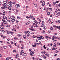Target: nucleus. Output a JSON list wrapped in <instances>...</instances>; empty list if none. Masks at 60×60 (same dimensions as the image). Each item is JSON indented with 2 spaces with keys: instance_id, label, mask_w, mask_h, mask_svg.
Returning <instances> with one entry per match:
<instances>
[{
  "instance_id": "58836bf2",
  "label": "nucleus",
  "mask_w": 60,
  "mask_h": 60,
  "mask_svg": "<svg viewBox=\"0 0 60 60\" xmlns=\"http://www.w3.org/2000/svg\"><path fill=\"white\" fill-rule=\"evenodd\" d=\"M9 60V58L8 57L6 59V60Z\"/></svg>"
},
{
  "instance_id": "bb28decb",
  "label": "nucleus",
  "mask_w": 60,
  "mask_h": 60,
  "mask_svg": "<svg viewBox=\"0 0 60 60\" xmlns=\"http://www.w3.org/2000/svg\"><path fill=\"white\" fill-rule=\"evenodd\" d=\"M17 52V51L16 50H13V52Z\"/></svg>"
},
{
  "instance_id": "4468645a",
  "label": "nucleus",
  "mask_w": 60,
  "mask_h": 60,
  "mask_svg": "<svg viewBox=\"0 0 60 60\" xmlns=\"http://www.w3.org/2000/svg\"><path fill=\"white\" fill-rule=\"evenodd\" d=\"M23 56H26V53H24L23 54Z\"/></svg>"
},
{
  "instance_id": "1a4fd4ad",
  "label": "nucleus",
  "mask_w": 60,
  "mask_h": 60,
  "mask_svg": "<svg viewBox=\"0 0 60 60\" xmlns=\"http://www.w3.org/2000/svg\"><path fill=\"white\" fill-rule=\"evenodd\" d=\"M6 26L7 27H10V26L9 25H6Z\"/></svg>"
},
{
  "instance_id": "3c124183",
  "label": "nucleus",
  "mask_w": 60,
  "mask_h": 60,
  "mask_svg": "<svg viewBox=\"0 0 60 60\" xmlns=\"http://www.w3.org/2000/svg\"><path fill=\"white\" fill-rule=\"evenodd\" d=\"M35 26H36V27H38V25H37L36 24V25Z\"/></svg>"
},
{
  "instance_id": "13d9d810",
  "label": "nucleus",
  "mask_w": 60,
  "mask_h": 60,
  "mask_svg": "<svg viewBox=\"0 0 60 60\" xmlns=\"http://www.w3.org/2000/svg\"><path fill=\"white\" fill-rule=\"evenodd\" d=\"M58 52H59L58 51L56 50V53H58Z\"/></svg>"
},
{
  "instance_id": "680f3d73",
  "label": "nucleus",
  "mask_w": 60,
  "mask_h": 60,
  "mask_svg": "<svg viewBox=\"0 0 60 60\" xmlns=\"http://www.w3.org/2000/svg\"><path fill=\"white\" fill-rule=\"evenodd\" d=\"M24 33H25V34H27V32L25 31Z\"/></svg>"
},
{
  "instance_id": "c85d7f7f",
  "label": "nucleus",
  "mask_w": 60,
  "mask_h": 60,
  "mask_svg": "<svg viewBox=\"0 0 60 60\" xmlns=\"http://www.w3.org/2000/svg\"><path fill=\"white\" fill-rule=\"evenodd\" d=\"M43 58L45 59H46V57L45 56H44L43 57Z\"/></svg>"
},
{
  "instance_id": "cd10ccee",
  "label": "nucleus",
  "mask_w": 60,
  "mask_h": 60,
  "mask_svg": "<svg viewBox=\"0 0 60 60\" xmlns=\"http://www.w3.org/2000/svg\"><path fill=\"white\" fill-rule=\"evenodd\" d=\"M20 17H17V19H20Z\"/></svg>"
},
{
  "instance_id": "f257e3e1",
  "label": "nucleus",
  "mask_w": 60,
  "mask_h": 60,
  "mask_svg": "<svg viewBox=\"0 0 60 60\" xmlns=\"http://www.w3.org/2000/svg\"><path fill=\"white\" fill-rule=\"evenodd\" d=\"M34 52H31L30 53V55H31V56H34Z\"/></svg>"
},
{
  "instance_id": "7ed1b4c3",
  "label": "nucleus",
  "mask_w": 60,
  "mask_h": 60,
  "mask_svg": "<svg viewBox=\"0 0 60 60\" xmlns=\"http://www.w3.org/2000/svg\"><path fill=\"white\" fill-rule=\"evenodd\" d=\"M32 17V15H30V16H26V18H27V19H29V18H30V17Z\"/></svg>"
},
{
  "instance_id": "4c0bfd02",
  "label": "nucleus",
  "mask_w": 60,
  "mask_h": 60,
  "mask_svg": "<svg viewBox=\"0 0 60 60\" xmlns=\"http://www.w3.org/2000/svg\"><path fill=\"white\" fill-rule=\"evenodd\" d=\"M3 56V55L2 54H0V57H2V56Z\"/></svg>"
},
{
  "instance_id": "f8f14e48",
  "label": "nucleus",
  "mask_w": 60,
  "mask_h": 60,
  "mask_svg": "<svg viewBox=\"0 0 60 60\" xmlns=\"http://www.w3.org/2000/svg\"><path fill=\"white\" fill-rule=\"evenodd\" d=\"M24 39H26V36L24 35Z\"/></svg>"
},
{
  "instance_id": "423d86ee",
  "label": "nucleus",
  "mask_w": 60,
  "mask_h": 60,
  "mask_svg": "<svg viewBox=\"0 0 60 60\" xmlns=\"http://www.w3.org/2000/svg\"><path fill=\"white\" fill-rule=\"evenodd\" d=\"M45 2L44 1H43L42 2V5L43 6H44V5H45Z\"/></svg>"
},
{
  "instance_id": "5fc2aeb1",
  "label": "nucleus",
  "mask_w": 60,
  "mask_h": 60,
  "mask_svg": "<svg viewBox=\"0 0 60 60\" xmlns=\"http://www.w3.org/2000/svg\"><path fill=\"white\" fill-rule=\"evenodd\" d=\"M10 21L9 20H7V22H10Z\"/></svg>"
},
{
  "instance_id": "052dcab7",
  "label": "nucleus",
  "mask_w": 60,
  "mask_h": 60,
  "mask_svg": "<svg viewBox=\"0 0 60 60\" xmlns=\"http://www.w3.org/2000/svg\"><path fill=\"white\" fill-rule=\"evenodd\" d=\"M58 20H57L56 21V22L57 23H58Z\"/></svg>"
},
{
  "instance_id": "4d7b16f0",
  "label": "nucleus",
  "mask_w": 60,
  "mask_h": 60,
  "mask_svg": "<svg viewBox=\"0 0 60 60\" xmlns=\"http://www.w3.org/2000/svg\"><path fill=\"white\" fill-rule=\"evenodd\" d=\"M33 25H35V26H36V24H35V23H33Z\"/></svg>"
},
{
  "instance_id": "a211bd4d",
  "label": "nucleus",
  "mask_w": 60,
  "mask_h": 60,
  "mask_svg": "<svg viewBox=\"0 0 60 60\" xmlns=\"http://www.w3.org/2000/svg\"><path fill=\"white\" fill-rule=\"evenodd\" d=\"M6 48H7V47L6 46H3V48L4 49H6Z\"/></svg>"
},
{
  "instance_id": "393cba45",
  "label": "nucleus",
  "mask_w": 60,
  "mask_h": 60,
  "mask_svg": "<svg viewBox=\"0 0 60 60\" xmlns=\"http://www.w3.org/2000/svg\"><path fill=\"white\" fill-rule=\"evenodd\" d=\"M21 52L22 53H24V51L23 50H22L21 51Z\"/></svg>"
},
{
  "instance_id": "603ef678",
  "label": "nucleus",
  "mask_w": 60,
  "mask_h": 60,
  "mask_svg": "<svg viewBox=\"0 0 60 60\" xmlns=\"http://www.w3.org/2000/svg\"><path fill=\"white\" fill-rule=\"evenodd\" d=\"M3 6H7V5H3Z\"/></svg>"
},
{
  "instance_id": "2f4dec72",
  "label": "nucleus",
  "mask_w": 60,
  "mask_h": 60,
  "mask_svg": "<svg viewBox=\"0 0 60 60\" xmlns=\"http://www.w3.org/2000/svg\"><path fill=\"white\" fill-rule=\"evenodd\" d=\"M5 16H3V19H5Z\"/></svg>"
},
{
  "instance_id": "37998d69",
  "label": "nucleus",
  "mask_w": 60,
  "mask_h": 60,
  "mask_svg": "<svg viewBox=\"0 0 60 60\" xmlns=\"http://www.w3.org/2000/svg\"><path fill=\"white\" fill-rule=\"evenodd\" d=\"M4 6V8L5 9H6V8H8L7 7L5 6Z\"/></svg>"
},
{
  "instance_id": "39448f33",
  "label": "nucleus",
  "mask_w": 60,
  "mask_h": 60,
  "mask_svg": "<svg viewBox=\"0 0 60 60\" xmlns=\"http://www.w3.org/2000/svg\"><path fill=\"white\" fill-rule=\"evenodd\" d=\"M45 38L46 39H47V38H49V39H51V37H49L47 36H46Z\"/></svg>"
},
{
  "instance_id": "c756f323",
  "label": "nucleus",
  "mask_w": 60,
  "mask_h": 60,
  "mask_svg": "<svg viewBox=\"0 0 60 60\" xmlns=\"http://www.w3.org/2000/svg\"><path fill=\"white\" fill-rule=\"evenodd\" d=\"M15 21V19H13L11 20V21H12V22H13Z\"/></svg>"
},
{
  "instance_id": "f03ea898",
  "label": "nucleus",
  "mask_w": 60,
  "mask_h": 60,
  "mask_svg": "<svg viewBox=\"0 0 60 60\" xmlns=\"http://www.w3.org/2000/svg\"><path fill=\"white\" fill-rule=\"evenodd\" d=\"M5 32L7 33V34H10V32L9 31L6 30Z\"/></svg>"
},
{
  "instance_id": "c9c22d12",
  "label": "nucleus",
  "mask_w": 60,
  "mask_h": 60,
  "mask_svg": "<svg viewBox=\"0 0 60 60\" xmlns=\"http://www.w3.org/2000/svg\"><path fill=\"white\" fill-rule=\"evenodd\" d=\"M10 33L11 34H12L14 33V32H10Z\"/></svg>"
},
{
  "instance_id": "79ce46f5",
  "label": "nucleus",
  "mask_w": 60,
  "mask_h": 60,
  "mask_svg": "<svg viewBox=\"0 0 60 60\" xmlns=\"http://www.w3.org/2000/svg\"><path fill=\"white\" fill-rule=\"evenodd\" d=\"M57 44L58 45H59V46H60V43H59V42L57 43Z\"/></svg>"
},
{
  "instance_id": "a18cd8bd",
  "label": "nucleus",
  "mask_w": 60,
  "mask_h": 60,
  "mask_svg": "<svg viewBox=\"0 0 60 60\" xmlns=\"http://www.w3.org/2000/svg\"><path fill=\"white\" fill-rule=\"evenodd\" d=\"M21 46L22 47H24V45H23L22 44H21Z\"/></svg>"
},
{
  "instance_id": "ddd939ff",
  "label": "nucleus",
  "mask_w": 60,
  "mask_h": 60,
  "mask_svg": "<svg viewBox=\"0 0 60 60\" xmlns=\"http://www.w3.org/2000/svg\"><path fill=\"white\" fill-rule=\"evenodd\" d=\"M37 38H38V40H41V38L37 37Z\"/></svg>"
},
{
  "instance_id": "e2e57ef3",
  "label": "nucleus",
  "mask_w": 60,
  "mask_h": 60,
  "mask_svg": "<svg viewBox=\"0 0 60 60\" xmlns=\"http://www.w3.org/2000/svg\"><path fill=\"white\" fill-rule=\"evenodd\" d=\"M53 48H55V47H56V45H53Z\"/></svg>"
},
{
  "instance_id": "4be33fe9",
  "label": "nucleus",
  "mask_w": 60,
  "mask_h": 60,
  "mask_svg": "<svg viewBox=\"0 0 60 60\" xmlns=\"http://www.w3.org/2000/svg\"><path fill=\"white\" fill-rule=\"evenodd\" d=\"M32 37L33 38H36V36H35L34 35H33Z\"/></svg>"
},
{
  "instance_id": "ea45409f",
  "label": "nucleus",
  "mask_w": 60,
  "mask_h": 60,
  "mask_svg": "<svg viewBox=\"0 0 60 60\" xmlns=\"http://www.w3.org/2000/svg\"><path fill=\"white\" fill-rule=\"evenodd\" d=\"M44 24V22L43 21L42 22L41 24Z\"/></svg>"
},
{
  "instance_id": "72a5a7b5",
  "label": "nucleus",
  "mask_w": 60,
  "mask_h": 60,
  "mask_svg": "<svg viewBox=\"0 0 60 60\" xmlns=\"http://www.w3.org/2000/svg\"><path fill=\"white\" fill-rule=\"evenodd\" d=\"M41 39H43V38H43V37L42 36H41Z\"/></svg>"
},
{
  "instance_id": "69168bd1",
  "label": "nucleus",
  "mask_w": 60,
  "mask_h": 60,
  "mask_svg": "<svg viewBox=\"0 0 60 60\" xmlns=\"http://www.w3.org/2000/svg\"><path fill=\"white\" fill-rule=\"evenodd\" d=\"M58 23L59 24V23H60V21H58Z\"/></svg>"
},
{
  "instance_id": "49530a36",
  "label": "nucleus",
  "mask_w": 60,
  "mask_h": 60,
  "mask_svg": "<svg viewBox=\"0 0 60 60\" xmlns=\"http://www.w3.org/2000/svg\"><path fill=\"white\" fill-rule=\"evenodd\" d=\"M49 23H50V22H51V20L50 19L49 20Z\"/></svg>"
},
{
  "instance_id": "f704fd0d",
  "label": "nucleus",
  "mask_w": 60,
  "mask_h": 60,
  "mask_svg": "<svg viewBox=\"0 0 60 60\" xmlns=\"http://www.w3.org/2000/svg\"><path fill=\"white\" fill-rule=\"evenodd\" d=\"M32 46H33V47H36V45H32Z\"/></svg>"
},
{
  "instance_id": "0e129e2a",
  "label": "nucleus",
  "mask_w": 60,
  "mask_h": 60,
  "mask_svg": "<svg viewBox=\"0 0 60 60\" xmlns=\"http://www.w3.org/2000/svg\"><path fill=\"white\" fill-rule=\"evenodd\" d=\"M34 6H35L36 7V6H37V5L36 4H34Z\"/></svg>"
},
{
  "instance_id": "9b49d317",
  "label": "nucleus",
  "mask_w": 60,
  "mask_h": 60,
  "mask_svg": "<svg viewBox=\"0 0 60 60\" xmlns=\"http://www.w3.org/2000/svg\"><path fill=\"white\" fill-rule=\"evenodd\" d=\"M12 6V4H9V5H8V6L9 7H11Z\"/></svg>"
},
{
  "instance_id": "dca6fc26",
  "label": "nucleus",
  "mask_w": 60,
  "mask_h": 60,
  "mask_svg": "<svg viewBox=\"0 0 60 60\" xmlns=\"http://www.w3.org/2000/svg\"><path fill=\"white\" fill-rule=\"evenodd\" d=\"M11 19H14V18H15V17L14 16H12V17H11Z\"/></svg>"
},
{
  "instance_id": "6e6d98bb",
  "label": "nucleus",
  "mask_w": 60,
  "mask_h": 60,
  "mask_svg": "<svg viewBox=\"0 0 60 60\" xmlns=\"http://www.w3.org/2000/svg\"><path fill=\"white\" fill-rule=\"evenodd\" d=\"M45 31H44V30H43V34H45Z\"/></svg>"
},
{
  "instance_id": "bf43d9fd",
  "label": "nucleus",
  "mask_w": 60,
  "mask_h": 60,
  "mask_svg": "<svg viewBox=\"0 0 60 60\" xmlns=\"http://www.w3.org/2000/svg\"><path fill=\"white\" fill-rule=\"evenodd\" d=\"M60 15V12H59L58 13V16H59Z\"/></svg>"
},
{
  "instance_id": "0eeeda50",
  "label": "nucleus",
  "mask_w": 60,
  "mask_h": 60,
  "mask_svg": "<svg viewBox=\"0 0 60 60\" xmlns=\"http://www.w3.org/2000/svg\"><path fill=\"white\" fill-rule=\"evenodd\" d=\"M56 50V48H52V49H51V50Z\"/></svg>"
},
{
  "instance_id": "7c9ffc66",
  "label": "nucleus",
  "mask_w": 60,
  "mask_h": 60,
  "mask_svg": "<svg viewBox=\"0 0 60 60\" xmlns=\"http://www.w3.org/2000/svg\"><path fill=\"white\" fill-rule=\"evenodd\" d=\"M50 29L51 30H53V28L52 27H51L50 28Z\"/></svg>"
},
{
  "instance_id": "9d476101",
  "label": "nucleus",
  "mask_w": 60,
  "mask_h": 60,
  "mask_svg": "<svg viewBox=\"0 0 60 60\" xmlns=\"http://www.w3.org/2000/svg\"><path fill=\"white\" fill-rule=\"evenodd\" d=\"M3 13L4 14H3V15H5V11H4V10H3Z\"/></svg>"
},
{
  "instance_id": "774afa93",
  "label": "nucleus",
  "mask_w": 60,
  "mask_h": 60,
  "mask_svg": "<svg viewBox=\"0 0 60 60\" xmlns=\"http://www.w3.org/2000/svg\"><path fill=\"white\" fill-rule=\"evenodd\" d=\"M57 60H60V59L59 58H57Z\"/></svg>"
},
{
  "instance_id": "2eb2a0df",
  "label": "nucleus",
  "mask_w": 60,
  "mask_h": 60,
  "mask_svg": "<svg viewBox=\"0 0 60 60\" xmlns=\"http://www.w3.org/2000/svg\"><path fill=\"white\" fill-rule=\"evenodd\" d=\"M19 57V55L18 54H17L15 58H17V57Z\"/></svg>"
},
{
  "instance_id": "8fccbe9b",
  "label": "nucleus",
  "mask_w": 60,
  "mask_h": 60,
  "mask_svg": "<svg viewBox=\"0 0 60 60\" xmlns=\"http://www.w3.org/2000/svg\"><path fill=\"white\" fill-rule=\"evenodd\" d=\"M8 3H10V4H11L12 3V2L11 1H10L8 2Z\"/></svg>"
},
{
  "instance_id": "a878e982",
  "label": "nucleus",
  "mask_w": 60,
  "mask_h": 60,
  "mask_svg": "<svg viewBox=\"0 0 60 60\" xmlns=\"http://www.w3.org/2000/svg\"><path fill=\"white\" fill-rule=\"evenodd\" d=\"M46 27H46V26H45L44 27V29H45V30L46 29Z\"/></svg>"
},
{
  "instance_id": "c03bdc74",
  "label": "nucleus",
  "mask_w": 60,
  "mask_h": 60,
  "mask_svg": "<svg viewBox=\"0 0 60 60\" xmlns=\"http://www.w3.org/2000/svg\"><path fill=\"white\" fill-rule=\"evenodd\" d=\"M8 19H11V16H8Z\"/></svg>"
},
{
  "instance_id": "aec40b11",
  "label": "nucleus",
  "mask_w": 60,
  "mask_h": 60,
  "mask_svg": "<svg viewBox=\"0 0 60 60\" xmlns=\"http://www.w3.org/2000/svg\"><path fill=\"white\" fill-rule=\"evenodd\" d=\"M19 41L20 43H23V41L21 40L20 41Z\"/></svg>"
},
{
  "instance_id": "412c9836",
  "label": "nucleus",
  "mask_w": 60,
  "mask_h": 60,
  "mask_svg": "<svg viewBox=\"0 0 60 60\" xmlns=\"http://www.w3.org/2000/svg\"><path fill=\"white\" fill-rule=\"evenodd\" d=\"M1 9L2 10H3V9H4V7H2L1 8Z\"/></svg>"
},
{
  "instance_id": "20e7f679",
  "label": "nucleus",
  "mask_w": 60,
  "mask_h": 60,
  "mask_svg": "<svg viewBox=\"0 0 60 60\" xmlns=\"http://www.w3.org/2000/svg\"><path fill=\"white\" fill-rule=\"evenodd\" d=\"M41 53L43 55H44V54L46 53V52L45 51H42L41 52Z\"/></svg>"
},
{
  "instance_id": "473e14b6",
  "label": "nucleus",
  "mask_w": 60,
  "mask_h": 60,
  "mask_svg": "<svg viewBox=\"0 0 60 60\" xmlns=\"http://www.w3.org/2000/svg\"><path fill=\"white\" fill-rule=\"evenodd\" d=\"M6 37H5V36H4L3 37V39H4L5 38H6Z\"/></svg>"
},
{
  "instance_id": "338daca9",
  "label": "nucleus",
  "mask_w": 60,
  "mask_h": 60,
  "mask_svg": "<svg viewBox=\"0 0 60 60\" xmlns=\"http://www.w3.org/2000/svg\"><path fill=\"white\" fill-rule=\"evenodd\" d=\"M15 29V28H13L12 30V31H14V30Z\"/></svg>"
},
{
  "instance_id": "de8ad7c7",
  "label": "nucleus",
  "mask_w": 60,
  "mask_h": 60,
  "mask_svg": "<svg viewBox=\"0 0 60 60\" xmlns=\"http://www.w3.org/2000/svg\"><path fill=\"white\" fill-rule=\"evenodd\" d=\"M56 10L58 11H60V9H57Z\"/></svg>"
},
{
  "instance_id": "09e8293b",
  "label": "nucleus",
  "mask_w": 60,
  "mask_h": 60,
  "mask_svg": "<svg viewBox=\"0 0 60 60\" xmlns=\"http://www.w3.org/2000/svg\"><path fill=\"white\" fill-rule=\"evenodd\" d=\"M53 4L54 5H55V4H56V2H54L53 3Z\"/></svg>"
},
{
  "instance_id": "5701e85b",
  "label": "nucleus",
  "mask_w": 60,
  "mask_h": 60,
  "mask_svg": "<svg viewBox=\"0 0 60 60\" xmlns=\"http://www.w3.org/2000/svg\"><path fill=\"white\" fill-rule=\"evenodd\" d=\"M49 14H50V13L49 12L47 13V15H49Z\"/></svg>"
},
{
  "instance_id": "a19ab883",
  "label": "nucleus",
  "mask_w": 60,
  "mask_h": 60,
  "mask_svg": "<svg viewBox=\"0 0 60 60\" xmlns=\"http://www.w3.org/2000/svg\"><path fill=\"white\" fill-rule=\"evenodd\" d=\"M30 18L31 19H34V17L32 16H31L30 17Z\"/></svg>"
},
{
  "instance_id": "e433bc0d",
  "label": "nucleus",
  "mask_w": 60,
  "mask_h": 60,
  "mask_svg": "<svg viewBox=\"0 0 60 60\" xmlns=\"http://www.w3.org/2000/svg\"><path fill=\"white\" fill-rule=\"evenodd\" d=\"M41 44V43H38L37 44L39 45V44Z\"/></svg>"
},
{
  "instance_id": "6e6552de",
  "label": "nucleus",
  "mask_w": 60,
  "mask_h": 60,
  "mask_svg": "<svg viewBox=\"0 0 60 60\" xmlns=\"http://www.w3.org/2000/svg\"><path fill=\"white\" fill-rule=\"evenodd\" d=\"M45 55L47 57H49V55L48 54H45Z\"/></svg>"
},
{
  "instance_id": "6ab92c4d",
  "label": "nucleus",
  "mask_w": 60,
  "mask_h": 60,
  "mask_svg": "<svg viewBox=\"0 0 60 60\" xmlns=\"http://www.w3.org/2000/svg\"><path fill=\"white\" fill-rule=\"evenodd\" d=\"M3 2L4 3V4H6V3H7V1H4Z\"/></svg>"
},
{
  "instance_id": "f3484780",
  "label": "nucleus",
  "mask_w": 60,
  "mask_h": 60,
  "mask_svg": "<svg viewBox=\"0 0 60 60\" xmlns=\"http://www.w3.org/2000/svg\"><path fill=\"white\" fill-rule=\"evenodd\" d=\"M44 24H42V25H41V27H43V26H44Z\"/></svg>"
},
{
  "instance_id": "864d4df0",
  "label": "nucleus",
  "mask_w": 60,
  "mask_h": 60,
  "mask_svg": "<svg viewBox=\"0 0 60 60\" xmlns=\"http://www.w3.org/2000/svg\"><path fill=\"white\" fill-rule=\"evenodd\" d=\"M41 22V19H40L39 20V23H40V22Z\"/></svg>"
},
{
  "instance_id": "b1692460",
  "label": "nucleus",
  "mask_w": 60,
  "mask_h": 60,
  "mask_svg": "<svg viewBox=\"0 0 60 60\" xmlns=\"http://www.w3.org/2000/svg\"><path fill=\"white\" fill-rule=\"evenodd\" d=\"M8 9H9V10H11V8H10L8 7Z\"/></svg>"
}]
</instances>
